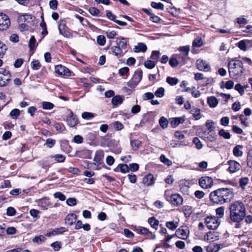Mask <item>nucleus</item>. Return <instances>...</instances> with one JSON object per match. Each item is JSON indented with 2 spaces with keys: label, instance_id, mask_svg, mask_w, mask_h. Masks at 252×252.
<instances>
[{
  "label": "nucleus",
  "instance_id": "obj_1",
  "mask_svg": "<svg viewBox=\"0 0 252 252\" xmlns=\"http://www.w3.org/2000/svg\"><path fill=\"white\" fill-rule=\"evenodd\" d=\"M233 196L232 189L222 188L212 191L210 193L209 198L213 203L222 205L230 202Z\"/></svg>",
  "mask_w": 252,
  "mask_h": 252
},
{
  "label": "nucleus",
  "instance_id": "obj_2",
  "mask_svg": "<svg viewBox=\"0 0 252 252\" xmlns=\"http://www.w3.org/2000/svg\"><path fill=\"white\" fill-rule=\"evenodd\" d=\"M229 211L230 219L233 222H240L246 215L245 207L241 202L235 201L231 203L229 206Z\"/></svg>",
  "mask_w": 252,
  "mask_h": 252
},
{
  "label": "nucleus",
  "instance_id": "obj_3",
  "mask_svg": "<svg viewBox=\"0 0 252 252\" xmlns=\"http://www.w3.org/2000/svg\"><path fill=\"white\" fill-rule=\"evenodd\" d=\"M228 72L230 78L238 79L244 72L243 63L235 59L230 60L228 63Z\"/></svg>",
  "mask_w": 252,
  "mask_h": 252
},
{
  "label": "nucleus",
  "instance_id": "obj_4",
  "mask_svg": "<svg viewBox=\"0 0 252 252\" xmlns=\"http://www.w3.org/2000/svg\"><path fill=\"white\" fill-rule=\"evenodd\" d=\"M142 78V71L140 68H138L135 71L132 78L127 82V85L130 88H134L140 82Z\"/></svg>",
  "mask_w": 252,
  "mask_h": 252
},
{
  "label": "nucleus",
  "instance_id": "obj_5",
  "mask_svg": "<svg viewBox=\"0 0 252 252\" xmlns=\"http://www.w3.org/2000/svg\"><path fill=\"white\" fill-rule=\"evenodd\" d=\"M204 222L208 229L214 230L219 226L220 220L215 216H208L205 218Z\"/></svg>",
  "mask_w": 252,
  "mask_h": 252
},
{
  "label": "nucleus",
  "instance_id": "obj_6",
  "mask_svg": "<svg viewBox=\"0 0 252 252\" xmlns=\"http://www.w3.org/2000/svg\"><path fill=\"white\" fill-rule=\"evenodd\" d=\"M165 196L168 201H170L175 206H180L183 203V197L178 193H175L169 195L167 194V191H165Z\"/></svg>",
  "mask_w": 252,
  "mask_h": 252
},
{
  "label": "nucleus",
  "instance_id": "obj_7",
  "mask_svg": "<svg viewBox=\"0 0 252 252\" xmlns=\"http://www.w3.org/2000/svg\"><path fill=\"white\" fill-rule=\"evenodd\" d=\"M11 75L8 70L0 68V87L6 86L11 80Z\"/></svg>",
  "mask_w": 252,
  "mask_h": 252
},
{
  "label": "nucleus",
  "instance_id": "obj_8",
  "mask_svg": "<svg viewBox=\"0 0 252 252\" xmlns=\"http://www.w3.org/2000/svg\"><path fill=\"white\" fill-rule=\"evenodd\" d=\"M10 25V21L7 15L0 13V31L6 30Z\"/></svg>",
  "mask_w": 252,
  "mask_h": 252
},
{
  "label": "nucleus",
  "instance_id": "obj_9",
  "mask_svg": "<svg viewBox=\"0 0 252 252\" xmlns=\"http://www.w3.org/2000/svg\"><path fill=\"white\" fill-rule=\"evenodd\" d=\"M213 184V179L208 176L202 177L199 180V185L203 189L210 188Z\"/></svg>",
  "mask_w": 252,
  "mask_h": 252
},
{
  "label": "nucleus",
  "instance_id": "obj_10",
  "mask_svg": "<svg viewBox=\"0 0 252 252\" xmlns=\"http://www.w3.org/2000/svg\"><path fill=\"white\" fill-rule=\"evenodd\" d=\"M227 164L229 165L228 170L231 173L238 172L242 167L241 164L239 162L234 160H230L228 161Z\"/></svg>",
  "mask_w": 252,
  "mask_h": 252
},
{
  "label": "nucleus",
  "instance_id": "obj_11",
  "mask_svg": "<svg viewBox=\"0 0 252 252\" xmlns=\"http://www.w3.org/2000/svg\"><path fill=\"white\" fill-rule=\"evenodd\" d=\"M189 231L188 228L186 227H179L175 232L176 236L179 239L185 240L187 239L189 236Z\"/></svg>",
  "mask_w": 252,
  "mask_h": 252
},
{
  "label": "nucleus",
  "instance_id": "obj_12",
  "mask_svg": "<svg viewBox=\"0 0 252 252\" xmlns=\"http://www.w3.org/2000/svg\"><path fill=\"white\" fill-rule=\"evenodd\" d=\"M135 230L138 234L147 235L152 239H155L156 238V235L150 232L146 228L140 226H135Z\"/></svg>",
  "mask_w": 252,
  "mask_h": 252
},
{
  "label": "nucleus",
  "instance_id": "obj_13",
  "mask_svg": "<svg viewBox=\"0 0 252 252\" xmlns=\"http://www.w3.org/2000/svg\"><path fill=\"white\" fill-rule=\"evenodd\" d=\"M66 123L67 125L70 127H74L79 123V121L76 116L74 115L72 111H70L67 117Z\"/></svg>",
  "mask_w": 252,
  "mask_h": 252
},
{
  "label": "nucleus",
  "instance_id": "obj_14",
  "mask_svg": "<svg viewBox=\"0 0 252 252\" xmlns=\"http://www.w3.org/2000/svg\"><path fill=\"white\" fill-rule=\"evenodd\" d=\"M55 72L59 75L69 76L70 72L69 70L62 65H57L55 67Z\"/></svg>",
  "mask_w": 252,
  "mask_h": 252
},
{
  "label": "nucleus",
  "instance_id": "obj_15",
  "mask_svg": "<svg viewBox=\"0 0 252 252\" xmlns=\"http://www.w3.org/2000/svg\"><path fill=\"white\" fill-rule=\"evenodd\" d=\"M197 68L201 71H208L210 69L209 64L205 61L202 60H197L196 63Z\"/></svg>",
  "mask_w": 252,
  "mask_h": 252
},
{
  "label": "nucleus",
  "instance_id": "obj_16",
  "mask_svg": "<svg viewBox=\"0 0 252 252\" xmlns=\"http://www.w3.org/2000/svg\"><path fill=\"white\" fill-rule=\"evenodd\" d=\"M36 202L38 206L43 210H47L51 205L49 199L46 197L38 199Z\"/></svg>",
  "mask_w": 252,
  "mask_h": 252
},
{
  "label": "nucleus",
  "instance_id": "obj_17",
  "mask_svg": "<svg viewBox=\"0 0 252 252\" xmlns=\"http://www.w3.org/2000/svg\"><path fill=\"white\" fill-rule=\"evenodd\" d=\"M180 190L184 194L189 192V183L186 180H181L179 183Z\"/></svg>",
  "mask_w": 252,
  "mask_h": 252
},
{
  "label": "nucleus",
  "instance_id": "obj_18",
  "mask_svg": "<svg viewBox=\"0 0 252 252\" xmlns=\"http://www.w3.org/2000/svg\"><path fill=\"white\" fill-rule=\"evenodd\" d=\"M219 239V236L215 232H209L204 236V240L208 242H214Z\"/></svg>",
  "mask_w": 252,
  "mask_h": 252
},
{
  "label": "nucleus",
  "instance_id": "obj_19",
  "mask_svg": "<svg viewBox=\"0 0 252 252\" xmlns=\"http://www.w3.org/2000/svg\"><path fill=\"white\" fill-rule=\"evenodd\" d=\"M77 220V216L73 213H71L67 215L65 219V223L69 226L72 225L75 223Z\"/></svg>",
  "mask_w": 252,
  "mask_h": 252
},
{
  "label": "nucleus",
  "instance_id": "obj_20",
  "mask_svg": "<svg viewBox=\"0 0 252 252\" xmlns=\"http://www.w3.org/2000/svg\"><path fill=\"white\" fill-rule=\"evenodd\" d=\"M186 120L185 116L173 118L171 119L170 124L173 127H176L180 124H183Z\"/></svg>",
  "mask_w": 252,
  "mask_h": 252
},
{
  "label": "nucleus",
  "instance_id": "obj_21",
  "mask_svg": "<svg viewBox=\"0 0 252 252\" xmlns=\"http://www.w3.org/2000/svg\"><path fill=\"white\" fill-rule=\"evenodd\" d=\"M111 50L114 55L118 57L123 56L125 53L126 52V50H125V51L122 50V49L120 48L117 45L112 47Z\"/></svg>",
  "mask_w": 252,
  "mask_h": 252
},
{
  "label": "nucleus",
  "instance_id": "obj_22",
  "mask_svg": "<svg viewBox=\"0 0 252 252\" xmlns=\"http://www.w3.org/2000/svg\"><path fill=\"white\" fill-rule=\"evenodd\" d=\"M142 182L146 186L152 185L154 183L153 175L150 174L145 176L143 179Z\"/></svg>",
  "mask_w": 252,
  "mask_h": 252
},
{
  "label": "nucleus",
  "instance_id": "obj_23",
  "mask_svg": "<svg viewBox=\"0 0 252 252\" xmlns=\"http://www.w3.org/2000/svg\"><path fill=\"white\" fill-rule=\"evenodd\" d=\"M110 146H113L112 150L114 152L117 154H120L121 152V148L119 145V142L115 140H111L110 141Z\"/></svg>",
  "mask_w": 252,
  "mask_h": 252
},
{
  "label": "nucleus",
  "instance_id": "obj_24",
  "mask_svg": "<svg viewBox=\"0 0 252 252\" xmlns=\"http://www.w3.org/2000/svg\"><path fill=\"white\" fill-rule=\"evenodd\" d=\"M243 146L241 145H237L233 149V154L236 157H241L243 155L242 149Z\"/></svg>",
  "mask_w": 252,
  "mask_h": 252
},
{
  "label": "nucleus",
  "instance_id": "obj_25",
  "mask_svg": "<svg viewBox=\"0 0 252 252\" xmlns=\"http://www.w3.org/2000/svg\"><path fill=\"white\" fill-rule=\"evenodd\" d=\"M104 154L102 150H98L96 151L94 158V161L97 163H100L101 161L104 158Z\"/></svg>",
  "mask_w": 252,
  "mask_h": 252
},
{
  "label": "nucleus",
  "instance_id": "obj_26",
  "mask_svg": "<svg viewBox=\"0 0 252 252\" xmlns=\"http://www.w3.org/2000/svg\"><path fill=\"white\" fill-rule=\"evenodd\" d=\"M65 231L66 230L65 227L58 228L53 230L50 232L47 233L46 236L48 237H50L51 236H54L59 234H62L63 232H65Z\"/></svg>",
  "mask_w": 252,
  "mask_h": 252
},
{
  "label": "nucleus",
  "instance_id": "obj_27",
  "mask_svg": "<svg viewBox=\"0 0 252 252\" xmlns=\"http://www.w3.org/2000/svg\"><path fill=\"white\" fill-rule=\"evenodd\" d=\"M220 247L219 245L216 243H210L207 247L206 251L207 252H218Z\"/></svg>",
  "mask_w": 252,
  "mask_h": 252
},
{
  "label": "nucleus",
  "instance_id": "obj_28",
  "mask_svg": "<svg viewBox=\"0 0 252 252\" xmlns=\"http://www.w3.org/2000/svg\"><path fill=\"white\" fill-rule=\"evenodd\" d=\"M123 98L122 96L118 95L114 96L111 100V102L113 105V107H117L119 105L122 103Z\"/></svg>",
  "mask_w": 252,
  "mask_h": 252
},
{
  "label": "nucleus",
  "instance_id": "obj_29",
  "mask_svg": "<svg viewBox=\"0 0 252 252\" xmlns=\"http://www.w3.org/2000/svg\"><path fill=\"white\" fill-rule=\"evenodd\" d=\"M117 45L120 48H122V50L125 51L127 48V41L126 38H122L120 39H117Z\"/></svg>",
  "mask_w": 252,
  "mask_h": 252
},
{
  "label": "nucleus",
  "instance_id": "obj_30",
  "mask_svg": "<svg viewBox=\"0 0 252 252\" xmlns=\"http://www.w3.org/2000/svg\"><path fill=\"white\" fill-rule=\"evenodd\" d=\"M200 109L197 108H192L190 111V113L192 115L193 117L196 120L201 119V115L200 113Z\"/></svg>",
  "mask_w": 252,
  "mask_h": 252
},
{
  "label": "nucleus",
  "instance_id": "obj_31",
  "mask_svg": "<svg viewBox=\"0 0 252 252\" xmlns=\"http://www.w3.org/2000/svg\"><path fill=\"white\" fill-rule=\"evenodd\" d=\"M32 17L30 14H23L19 16L18 18L19 23L27 22L29 23L32 20Z\"/></svg>",
  "mask_w": 252,
  "mask_h": 252
},
{
  "label": "nucleus",
  "instance_id": "obj_32",
  "mask_svg": "<svg viewBox=\"0 0 252 252\" xmlns=\"http://www.w3.org/2000/svg\"><path fill=\"white\" fill-rule=\"evenodd\" d=\"M58 28H59V30L60 34H61L62 35H63L64 37H65L69 38L70 37V36H71L70 33L69 32L65 31L64 29V24H60L59 25Z\"/></svg>",
  "mask_w": 252,
  "mask_h": 252
},
{
  "label": "nucleus",
  "instance_id": "obj_33",
  "mask_svg": "<svg viewBox=\"0 0 252 252\" xmlns=\"http://www.w3.org/2000/svg\"><path fill=\"white\" fill-rule=\"evenodd\" d=\"M207 102L210 107L215 108L218 104V100L214 96L209 97L207 99Z\"/></svg>",
  "mask_w": 252,
  "mask_h": 252
},
{
  "label": "nucleus",
  "instance_id": "obj_34",
  "mask_svg": "<svg viewBox=\"0 0 252 252\" xmlns=\"http://www.w3.org/2000/svg\"><path fill=\"white\" fill-rule=\"evenodd\" d=\"M148 222L152 228L155 229L156 230L158 229L159 224V221L156 220L154 217L150 218L148 220Z\"/></svg>",
  "mask_w": 252,
  "mask_h": 252
},
{
  "label": "nucleus",
  "instance_id": "obj_35",
  "mask_svg": "<svg viewBox=\"0 0 252 252\" xmlns=\"http://www.w3.org/2000/svg\"><path fill=\"white\" fill-rule=\"evenodd\" d=\"M141 142L138 140H134L130 142L131 147L134 151L138 150L141 146Z\"/></svg>",
  "mask_w": 252,
  "mask_h": 252
},
{
  "label": "nucleus",
  "instance_id": "obj_36",
  "mask_svg": "<svg viewBox=\"0 0 252 252\" xmlns=\"http://www.w3.org/2000/svg\"><path fill=\"white\" fill-rule=\"evenodd\" d=\"M146 46L142 43H139L137 46L134 47V51L135 52H144L147 50Z\"/></svg>",
  "mask_w": 252,
  "mask_h": 252
},
{
  "label": "nucleus",
  "instance_id": "obj_37",
  "mask_svg": "<svg viewBox=\"0 0 252 252\" xmlns=\"http://www.w3.org/2000/svg\"><path fill=\"white\" fill-rule=\"evenodd\" d=\"M179 225V223L177 221H170L166 223V227L172 230L176 229Z\"/></svg>",
  "mask_w": 252,
  "mask_h": 252
},
{
  "label": "nucleus",
  "instance_id": "obj_38",
  "mask_svg": "<svg viewBox=\"0 0 252 252\" xmlns=\"http://www.w3.org/2000/svg\"><path fill=\"white\" fill-rule=\"evenodd\" d=\"M46 240L45 236L43 235H39L34 237L32 239V242L38 244H41Z\"/></svg>",
  "mask_w": 252,
  "mask_h": 252
},
{
  "label": "nucleus",
  "instance_id": "obj_39",
  "mask_svg": "<svg viewBox=\"0 0 252 252\" xmlns=\"http://www.w3.org/2000/svg\"><path fill=\"white\" fill-rule=\"evenodd\" d=\"M169 63L172 67H176L180 64L179 61H178L176 55L173 56L171 57L170 59L169 60Z\"/></svg>",
  "mask_w": 252,
  "mask_h": 252
},
{
  "label": "nucleus",
  "instance_id": "obj_40",
  "mask_svg": "<svg viewBox=\"0 0 252 252\" xmlns=\"http://www.w3.org/2000/svg\"><path fill=\"white\" fill-rule=\"evenodd\" d=\"M219 134L220 136H221L226 139H229L231 137V135L229 132L223 129H221L219 130Z\"/></svg>",
  "mask_w": 252,
  "mask_h": 252
},
{
  "label": "nucleus",
  "instance_id": "obj_41",
  "mask_svg": "<svg viewBox=\"0 0 252 252\" xmlns=\"http://www.w3.org/2000/svg\"><path fill=\"white\" fill-rule=\"evenodd\" d=\"M20 111L18 109H13L10 112V116L14 120H16L20 116Z\"/></svg>",
  "mask_w": 252,
  "mask_h": 252
},
{
  "label": "nucleus",
  "instance_id": "obj_42",
  "mask_svg": "<svg viewBox=\"0 0 252 252\" xmlns=\"http://www.w3.org/2000/svg\"><path fill=\"white\" fill-rule=\"evenodd\" d=\"M37 44L34 36H32L29 43V46L31 50H34L37 46Z\"/></svg>",
  "mask_w": 252,
  "mask_h": 252
},
{
  "label": "nucleus",
  "instance_id": "obj_43",
  "mask_svg": "<svg viewBox=\"0 0 252 252\" xmlns=\"http://www.w3.org/2000/svg\"><path fill=\"white\" fill-rule=\"evenodd\" d=\"M159 124L160 126L162 128L164 129L167 127L168 122L166 118H165L164 117H162L160 118L159 120Z\"/></svg>",
  "mask_w": 252,
  "mask_h": 252
},
{
  "label": "nucleus",
  "instance_id": "obj_44",
  "mask_svg": "<svg viewBox=\"0 0 252 252\" xmlns=\"http://www.w3.org/2000/svg\"><path fill=\"white\" fill-rule=\"evenodd\" d=\"M249 179L248 177L242 178L239 180V185L242 189H244L246 185H248Z\"/></svg>",
  "mask_w": 252,
  "mask_h": 252
},
{
  "label": "nucleus",
  "instance_id": "obj_45",
  "mask_svg": "<svg viewBox=\"0 0 252 252\" xmlns=\"http://www.w3.org/2000/svg\"><path fill=\"white\" fill-rule=\"evenodd\" d=\"M216 213L219 219L223 217L224 214V208L223 207H220L216 209Z\"/></svg>",
  "mask_w": 252,
  "mask_h": 252
},
{
  "label": "nucleus",
  "instance_id": "obj_46",
  "mask_svg": "<svg viewBox=\"0 0 252 252\" xmlns=\"http://www.w3.org/2000/svg\"><path fill=\"white\" fill-rule=\"evenodd\" d=\"M247 162L248 166L252 168V149L250 150L248 152Z\"/></svg>",
  "mask_w": 252,
  "mask_h": 252
},
{
  "label": "nucleus",
  "instance_id": "obj_47",
  "mask_svg": "<svg viewBox=\"0 0 252 252\" xmlns=\"http://www.w3.org/2000/svg\"><path fill=\"white\" fill-rule=\"evenodd\" d=\"M151 6L156 9L163 10L164 9V5L161 2L157 3L156 2H152L151 4Z\"/></svg>",
  "mask_w": 252,
  "mask_h": 252
},
{
  "label": "nucleus",
  "instance_id": "obj_48",
  "mask_svg": "<svg viewBox=\"0 0 252 252\" xmlns=\"http://www.w3.org/2000/svg\"><path fill=\"white\" fill-rule=\"evenodd\" d=\"M145 67L149 69H152L156 66V62L154 61L148 60L144 63Z\"/></svg>",
  "mask_w": 252,
  "mask_h": 252
},
{
  "label": "nucleus",
  "instance_id": "obj_49",
  "mask_svg": "<svg viewBox=\"0 0 252 252\" xmlns=\"http://www.w3.org/2000/svg\"><path fill=\"white\" fill-rule=\"evenodd\" d=\"M166 82L170 85H175L179 82V80L174 77H168L166 78Z\"/></svg>",
  "mask_w": 252,
  "mask_h": 252
},
{
  "label": "nucleus",
  "instance_id": "obj_50",
  "mask_svg": "<svg viewBox=\"0 0 252 252\" xmlns=\"http://www.w3.org/2000/svg\"><path fill=\"white\" fill-rule=\"evenodd\" d=\"M89 13L93 16H98L100 13V11L94 7H91L89 9Z\"/></svg>",
  "mask_w": 252,
  "mask_h": 252
},
{
  "label": "nucleus",
  "instance_id": "obj_51",
  "mask_svg": "<svg viewBox=\"0 0 252 252\" xmlns=\"http://www.w3.org/2000/svg\"><path fill=\"white\" fill-rule=\"evenodd\" d=\"M202 44L203 41L201 38H195L192 42V46L195 47H200Z\"/></svg>",
  "mask_w": 252,
  "mask_h": 252
},
{
  "label": "nucleus",
  "instance_id": "obj_52",
  "mask_svg": "<svg viewBox=\"0 0 252 252\" xmlns=\"http://www.w3.org/2000/svg\"><path fill=\"white\" fill-rule=\"evenodd\" d=\"M165 90L162 87H160L155 92V95L158 97H162L164 95Z\"/></svg>",
  "mask_w": 252,
  "mask_h": 252
},
{
  "label": "nucleus",
  "instance_id": "obj_53",
  "mask_svg": "<svg viewBox=\"0 0 252 252\" xmlns=\"http://www.w3.org/2000/svg\"><path fill=\"white\" fill-rule=\"evenodd\" d=\"M82 118L86 120H91L94 117V115L90 112H85L82 114Z\"/></svg>",
  "mask_w": 252,
  "mask_h": 252
},
{
  "label": "nucleus",
  "instance_id": "obj_54",
  "mask_svg": "<svg viewBox=\"0 0 252 252\" xmlns=\"http://www.w3.org/2000/svg\"><path fill=\"white\" fill-rule=\"evenodd\" d=\"M155 97V95L153 93L148 92L145 93L143 96L142 98L144 100H147L149 99H153Z\"/></svg>",
  "mask_w": 252,
  "mask_h": 252
},
{
  "label": "nucleus",
  "instance_id": "obj_55",
  "mask_svg": "<svg viewBox=\"0 0 252 252\" xmlns=\"http://www.w3.org/2000/svg\"><path fill=\"white\" fill-rule=\"evenodd\" d=\"M160 159L162 162H163L165 164H166L168 166H170L172 164L171 161L168 159L167 158H166L164 155H161L160 156Z\"/></svg>",
  "mask_w": 252,
  "mask_h": 252
},
{
  "label": "nucleus",
  "instance_id": "obj_56",
  "mask_svg": "<svg viewBox=\"0 0 252 252\" xmlns=\"http://www.w3.org/2000/svg\"><path fill=\"white\" fill-rule=\"evenodd\" d=\"M193 142L197 149L200 150L202 148L203 145L198 137H194L193 139Z\"/></svg>",
  "mask_w": 252,
  "mask_h": 252
},
{
  "label": "nucleus",
  "instance_id": "obj_57",
  "mask_svg": "<svg viewBox=\"0 0 252 252\" xmlns=\"http://www.w3.org/2000/svg\"><path fill=\"white\" fill-rule=\"evenodd\" d=\"M54 197L56 198H58L61 201H64L66 199L65 196L61 192H56L53 194Z\"/></svg>",
  "mask_w": 252,
  "mask_h": 252
},
{
  "label": "nucleus",
  "instance_id": "obj_58",
  "mask_svg": "<svg viewBox=\"0 0 252 252\" xmlns=\"http://www.w3.org/2000/svg\"><path fill=\"white\" fill-rule=\"evenodd\" d=\"M54 107V104L49 102L44 101L42 102V107L44 109L51 110Z\"/></svg>",
  "mask_w": 252,
  "mask_h": 252
},
{
  "label": "nucleus",
  "instance_id": "obj_59",
  "mask_svg": "<svg viewBox=\"0 0 252 252\" xmlns=\"http://www.w3.org/2000/svg\"><path fill=\"white\" fill-rule=\"evenodd\" d=\"M105 42L106 39L104 35H100L98 36L97 38V42L99 45H104L105 43Z\"/></svg>",
  "mask_w": 252,
  "mask_h": 252
},
{
  "label": "nucleus",
  "instance_id": "obj_60",
  "mask_svg": "<svg viewBox=\"0 0 252 252\" xmlns=\"http://www.w3.org/2000/svg\"><path fill=\"white\" fill-rule=\"evenodd\" d=\"M234 88L241 95H243L245 93L244 88L240 84H237Z\"/></svg>",
  "mask_w": 252,
  "mask_h": 252
},
{
  "label": "nucleus",
  "instance_id": "obj_61",
  "mask_svg": "<svg viewBox=\"0 0 252 252\" xmlns=\"http://www.w3.org/2000/svg\"><path fill=\"white\" fill-rule=\"evenodd\" d=\"M16 213V210L12 207H9L6 209V214L8 216H13Z\"/></svg>",
  "mask_w": 252,
  "mask_h": 252
},
{
  "label": "nucleus",
  "instance_id": "obj_62",
  "mask_svg": "<svg viewBox=\"0 0 252 252\" xmlns=\"http://www.w3.org/2000/svg\"><path fill=\"white\" fill-rule=\"evenodd\" d=\"M53 158H55L56 161L60 162L64 161L65 158V157L61 154H57L53 156Z\"/></svg>",
  "mask_w": 252,
  "mask_h": 252
},
{
  "label": "nucleus",
  "instance_id": "obj_63",
  "mask_svg": "<svg viewBox=\"0 0 252 252\" xmlns=\"http://www.w3.org/2000/svg\"><path fill=\"white\" fill-rule=\"evenodd\" d=\"M32 68L34 70H38L40 68L41 65L39 62L37 60L33 61L31 63Z\"/></svg>",
  "mask_w": 252,
  "mask_h": 252
},
{
  "label": "nucleus",
  "instance_id": "obj_64",
  "mask_svg": "<svg viewBox=\"0 0 252 252\" xmlns=\"http://www.w3.org/2000/svg\"><path fill=\"white\" fill-rule=\"evenodd\" d=\"M55 143H56L55 140L52 139L51 138H48L46 141L45 145L47 147L51 148L54 146Z\"/></svg>",
  "mask_w": 252,
  "mask_h": 252
}]
</instances>
